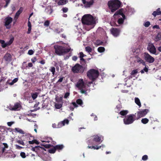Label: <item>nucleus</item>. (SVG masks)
<instances>
[{
	"label": "nucleus",
	"instance_id": "13d9d810",
	"mask_svg": "<svg viewBox=\"0 0 161 161\" xmlns=\"http://www.w3.org/2000/svg\"><path fill=\"white\" fill-rule=\"evenodd\" d=\"M15 146L16 149H21V148H23V147H20V146L18 145H15Z\"/></svg>",
	"mask_w": 161,
	"mask_h": 161
},
{
	"label": "nucleus",
	"instance_id": "a878e982",
	"mask_svg": "<svg viewBox=\"0 0 161 161\" xmlns=\"http://www.w3.org/2000/svg\"><path fill=\"white\" fill-rule=\"evenodd\" d=\"M21 108V106L19 103H15L14 106V110H19Z\"/></svg>",
	"mask_w": 161,
	"mask_h": 161
},
{
	"label": "nucleus",
	"instance_id": "ddd939ff",
	"mask_svg": "<svg viewBox=\"0 0 161 161\" xmlns=\"http://www.w3.org/2000/svg\"><path fill=\"white\" fill-rule=\"evenodd\" d=\"M148 109H145L137 112V118L136 119H137L139 118L145 116L148 113Z\"/></svg>",
	"mask_w": 161,
	"mask_h": 161
},
{
	"label": "nucleus",
	"instance_id": "338daca9",
	"mask_svg": "<svg viewBox=\"0 0 161 161\" xmlns=\"http://www.w3.org/2000/svg\"><path fill=\"white\" fill-rule=\"evenodd\" d=\"M63 77L60 78L58 81V82H61L62 81L63 79Z\"/></svg>",
	"mask_w": 161,
	"mask_h": 161
},
{
	"label": "nucleus",
	"instance_id": "f8f14e48",
	"mask_svg": "<svg viewBox=\"0 0 161 161\" xmlns=\"http://www.w3.org/2000/svg\"><path fill=\"white\" fill-rule=\"evenodd\" d=\"M147 49L150 53L156 54V48L153 43H148L147 47Z\"/></svg>",
	"mask_w": 161,
	"mask_h": 161
},
{
	"label": "nucleus",
	"instance_id": "0eeeda50",
	"mask_svg": "<svg viewBox=\"0 0 161 161\" xmlns=\"http://www.w3.org/2000/svg\"><path fill=\"white\" fill-rule=\"evenodd\" d=\"M98 71L95 69H90L87 73V76L92 81L95 80L98 77Z\"/></svg>",
	"mask_w": 161,
	"mask_h": 161
},
{
	"label": "nucleus",
	"instance_id": "20e7f679",
	"mask_svg": "<svg viewBox=\"0 0 161 161\" xmlns=\"http://www.w3.org/2000/svg\"><path fill=\"white\" fill-rule=\"evenodd\" d=\"M103 139V137L101 135H94L91 138L87 141V143L88 145H93L95 142L101 143Z\"/></svg>",
	"mask_w": 161,
	"mask_h": 161
},
{
	"label": "nucleus",
	"instance_id": "09e8293b",
	"mask_svg": "<svg viewBox=\"0 0 161 161\" xmlns=\"http://www.w3.org/2000/svg\"><path fill=\"white\" fill-rule=\"evenodd\" d=\"M62 10L64 13H66L68 11V8L66 7H64L62 8Z\"/></svg>",
	"mask_w": 161,
	"mask_h": 161
},
{
	"label": "nucleus",
	"instance_id": "dca6fc26",
	"mask_svg": "<svg viewBox=\"0 0 161 161\" xmlns=\"http://www.w3.org/2000/svg\"><path fill=\"white\" fill-rule=\"evenodd\" d=\"M14 41V39L12 38L8 42L5 43L3 40H0V43L2 44V46L3 48H5L6 47L11 45Z\"/></svg>",
	"mask_w": 161,
	"mask_h": 161
},
{
	"label": "nucleus",
	"instance_id": "f03ea898",
	"mask_svg": "<svg viewBox=\"0 0 161 161\" xmlns=\"http://www.w3.org/2000/svg\"><path fill=\"white\" fill-rule=\"evenodd\" d=\"M54 47L55 50V53L58 55H63L65 53L69 52L70 51L73 50L69 46L66 47L55 45L54 46Z\"/></svg>",
	"mask_w": 161,
	"mask_h": 161
},
{
	"label": "nucleus",
	"instance_id": "4c0bfd02",
	"mask_svg": "<svg viewBox=\"0 0 161 161\" xmlns=\"http://www.w3.org/2000/svg\"><path fill=\"white\" fill-rule=\"evenodd\" d=\"M49 70L52 72L53 75H54L55 71V67H51L49 69Z\"/></svg>",
	"mask_w": 161,
	"mask_h": 161
},
{
	"label": "nucleus",
	"instance_id": "ea45409f",
	"mask_svg": "<svg viewBox=\"0 0 161 161\" xmlns=\"http://www.w3.org/2000/svg\"><path fill=\"white\" fill-rule=\"evenodd\" d=\"M98 51L100 53H102L105 50V48L103 47H99L98 48Z\"/></svg>",
	"mask_w": 161,
	"mask_h": 161
},
{
	"label": "nucleus",
	"instance_id": "b1692460",
	"mask_svg": "<svg viewBox=\"0 0 161 161\" xmlns=\"http://www.w3.org/2000/svg\"><path fill=\"white\" fill-rule=\"evenodd\" d=\"M11 56L9 53L6 54L4 57V58L7 61L9 62L11 60Z\"/></svg>",
	"mask_w": 161,
	"mask_h": 161
},
{
	"label": "nucleus",
	"instance_id": "de8ad7c7",
	"mask_svg": "<svg viewBox=\"0 0 161 161\" xmlns=\"http://www.w3.org/2000/svg\"><path fill=\"white\" fill-rule=\"evenodd\" d=\"M148 156L147 155H144L142 156V159L144 161H146L147 159Z\"/></svg>",
	"mask_w": 161,
	"mask_h": 161
},
{
	"label": "nucleus",
	"instance_id": "a211bd4d",
	"mask_svg": "<svg viewBox=\"0 0 161 161\" xmlns=\"http://www.w3.org/2000/svg\"><path fill=\"white\" fill-rule=\"evenodd\" d=\"M110 31L112 34L115 37L118 36L120 32V31L116 28H112Z\"/></svg>",
	"mask_w": 161,
	"mask_h": 161
},
{
	"label": "nucleus",
	"instance_id": "864d4df0",
	"mask_svg": "<svg viewBox=\"0 0 161 161\" xmlns=\"http://www.w3.org/2000/svg\"><path fill=\"white\" fill-rule=\"evenodd\" d=\"M49 23H50L49 21L47 20L45 22L44 25L45 26H49Z\"/></svg>",
	"mask_w": 161,
	"mask_h": 161
},
{
	"label": "nucleus",
	"instance_id": "603ef678",
	"mask_svg": "<svg viewBox=\"0 0 161 161\" xmlns=\"http://www.w3.org/2000/svg\"><path fill=\"white\" fill-rule=\"evenodd\" d=\"M69 95V93L67 92L64 95V98H67Z\"/></svg>",
	"mask_w": 161,
	"mask_h": 161
},
{
	"label": "nucleus",
	"instance_id": "052dcab7",
	"mask_svg": "<svg viewBox=\"0 0 161 161\" xmlns=\"http://www.w3.org/2000/svg\"><path fill=\"white\" fill-rule=\"evenodd\" d=\"M14 123V122H8L7 123V125H8L9 126H10L12 125V124H13Z\"/></svg>",
	"mask_w": 161,
	"mask_h": 161
},
{
	"label": "nucleus",
	"instance_id": "72a5a7b5",
	"mask_svg": "<svg viewBox=\"0 0 161 161\" xmlns=\"http://www.w3.org/2000/svg\"><path fill=\"white\" fill-rule=\"evenodd\" d=\"M128 113V111L127 110H123L121 111L119 114L121 115L124 116L126 115Z\"/></svg>",
	"mask_w": 161,
	"mask_h": 161
},
{
	"label": "nucleus",
	"instance_id": "473e14b6",
	"mask_svg": "<svg viewBox=\"0 0 161 161\" xmlns=\"http://www.w3.org/2000/svg\"><path fill=\"white\" fill-rule=\"evenodd\" d=\"M149 121L148 119L146 118L142 119L141 120V122L143 124H146Z\"/></svg>",
	"mask_w": 161,
	"mask_h": 161
},
{
	"label": "nucleus",
	"instance_id": "774afa93",
	"mask_svg": "<svg viewBox=\"0 0 161 161\" xmlns=\"http://www.w3.org/2000/svg\"><path fill=\"white\" fill-rule=\"evenodd\" d=\"M31 61L33 63H34L36 61V58L34 57L31 59Z\"/></svg>",
	"mask_w": 161,
	"mask_h": 161
},
{
	"label": "nucleus",
	"instance_id": "a19ab883",
	"mask_svg": "<svg viewBox=\"0 0 161 161\" xmlns=\"http://www.w3.org/2000/svg\"><path fill=\"white\" fill-rule=\"evenodd\" d=\"M55 107L56 109H59L62 107V105L61 104L56 103L55 105Z\"/></svg>",
	"mask_w": 161,
	"mask_h": 161
},
{
	"label": "nucleus",
	"instance_id": "f257e3e1",
	"mask_svg": "<svg viewBox=\"0 0 161 161\" xmlns=\"http://www.w3.org/2000/svg\"><path fill=\"white\" fill-rule=\"evenodd\" d=\"M97 20L96 17H93L90 14H85L83 16L81 19L83 24L90 26V29L94 27Z\"/></svg>",
	"mask_w": 161,
	"mask_h": 161
},
{
	"label": "nucleus",
	"instance_id": "680f3d73",
	"mask_svg": "<svg viewBox=\"0 0 161 161\" xmlns=\"http://www.w3.org/2000/svg\"><path fill=\"white\" fill-rule=\"evenodd\" d=\"M110 24L112 26H118L117 24L114 22H110Z\"/></svg>",
	"mask_w": 161,
	"mask_h": 161
},
{
	"label": "nucleus",
	"instance_id": "423d86ee",
	"mask_svg": "<svg viewBox=\"0 0 161 161\" xmlns=\"http://www.w3.org/2000/svg\"><path fill=\"white\" fill-rule=\"evenodd\" d=\"M114 18H118L117 22L119 25L122 24L125 19V16L122 13V10L120 9L117 11L114 15Z\"/></svg>",
	"mask_w": 161,
	"mask_h": 161
},
{
	"label": "nucleus",
	"instance_id": "9b49d317",
	"mask_svg": "<svg viewBox=\"0 0 161 161\" xmlns=\"http://www.w3.org/2000/svg\"><path fill=\"white\" fill-rule=\"evenodd\" d=\"M144 57L145 61L149 63H153L155 60L154 58L147 53H144Z\"/></svg>",
	"mask_w": 161,
	"mask_h": 161
},
{
	"label": "nucleus",
	"instance_id": "393cba45",
	"mask_svg": "<svg viewBox=\"0 0 161 161\" xmlns=\"http://www.w3.org/2000/svg\"><path fill=\"white\" fill-rule=\"evenodd\" d=\"M45 12L48 14H51L53 11L52 7L50 6H48L45 9Z\"/></svg>",
	"mask_w": 161,
	"mask_h": 161
},
{
	"label": "nucleus",
	"instance_id": "e433bc0d",
	"mask_svg": "<svg viewBox=\"0 0 161 161\" xmlns=\"http://www.w3.org/2000/svg\"><path fill=\"white\" fill-rule=\"evenodd\" d=\"M55 147L56 148V149H58V150H61L64 147V146L63 145H58L55 146Z\"/></svg>",
	"mask_w": 161,
	"mask_h": 161
},
{
	"label": "nucleus",
	"instance_id": "49530a36",
	"mask_svg": "<svg viewBox=\"0 0 161 161\" xmlns=\"http://www.w3.org/2000/svg\"><path fill=\"white\" fill-rule=\"evenodd\" d=\"M17 142L20 144H21L23 146H24L25 145V143H24V142L22 141V140H18L17 141Z\"/></svg>",
	"mask_w": 161,
	"mask_h": 161
},
{
	"label": "nucleus",
	"instance_id": "c756f323",
	"mask_svg": "<svg viewBox=\"0 0 161 161\" xmlns=\"http://www.w3.org/2000/svg\"><path fill=\"white\" fill-rule=\"evenodd\" d=\"M136 61L138 63H141L143 65H145V63L144 61L140 58H137Z\"/></svg>",
	"mask_w": 161,
	"mask_h": 161
},
{
	"label": "nucleus",
	"instance_id": "3c124183",
	"mask_svg": "<svg viewBox=\"0 0 161 161\" xmlns=\"http://www.w3.org/2000/svg\"><path fill=\"white\" fill-rule=\"evenodd\" d=\"M20 156L23 158H25L26 157L25 153L24 152H22L20 153Z\"/></svg>",
	"mask_w": 161,
	"mask_h": 161
},
{
	"label": "nucleus",
	"instance_id": "39448f33",
	"mask_svg": "<svg viewBox=\"0 0 161 161\" xmlns=\"http://www.w3.org/2000/svg\"><path fill=\"white\" fill-rule=\"evenodd\" d=\"M75 86L81 93L86 94V84L84 83L83 79H79L76 82Z\"/></svg>",
	"mask_w": 161,
	"mask_h": 161
},
{
	"label": "nucleus",
	"instance_id": "412c9836",
	"mask_svg": "<svg viewBox=\"0 0 161 161\" xmlns=\"http://www.w3.org/2000/svg\"><path fill=\"white\" fill-rule=\"evenodd\" d=\"M105 146L104 145L102 144L101 146H88V147L89 148L93 149H94L98 150L100 149L101 147H104Z\"/></svg>",
	"mask_w": 161,
	"mask_h": 161
},
{
	"label": "nucleus",
	"instance_id": "6ab92c4d",
	"mask_svg": "<svg viewBox=\"0 0 161 161\" xmlns=\"http://www.w3.org/2000/svg\"><path fill=\"white\" fill-rule=\"evenodd\" d=\"M69 123V120L67 119H65L64 120L58 123V127L61 128L63 126H64L65 124L68 125Z\"/></svg>",
	"mask_w": 161,
	"mask_h": 161
},
{
	"label": "nucleus",
	"instance_id": "6e6d98bb",
	"mask_svg": "<svg viewBox=\"0 0 161 161\" xmlns=\"http://www.w3.org/2000/svg\"><path fill=\"white\" fill-rule=\"evenodd\" d=\"M34 52L32 50H30L28 51V54L30 55H32L33 54Z\"/></svg>",
	"mask_w": 161,
	"mask_h": 161
},
{
	"label": "nucleus",
	"instance_id": "4be33fe9",
	"mask_svg": "<svg viewBox=\"0 0 161 161\" xmlns=\"http://www.w3.org/2000/svg\"><path fill=\"white\" fill-rule=\"evenodd\" d=\"M56 2L58 5H63L68 2V0H56Z\"/></svg>",
	"mask_w": 161,
	"mask_h": 161
},
{
	"label": "nucleus",
	"instance_id": "4468645a",
	"mask_svg": "<svg viewBox=\"0 0 161 161\" xmlns=\"http://www.w3.org/2000/svg\"><path fill=\"white\" fill-rule=\"evenodd\" d=\"M5 25L8 29H9L10 28L11 25L10 24L13 21V19L10 17H6L5 19Z\"/></svg>",
	"mask_w": 161,
	"mask_h": 161
},
{
	"label": "nucleus",
	"instance_id": "5701e85b",
	"mask_svg": "<svg viewBox=\"0 0 161 161\" xmlns=\"http://www.w3.org/2000/svg\"><path fill=\"white\" fill-rule=\"evenodd\" d=\"M23 10V8H20L19 10L16 13L14 19H15V21L16 20L20 14L22 12Z\"/></svg>",
	"mask_w": 161,
	"mask_h": 161
},
{
	"label": "nucleus",
	"instance_id": "6e6552de",
	"mask_svg": "<svg viewBox=\"0 0 161 161\" xmlns=\"http://www.w3.org/2000/svg\"><path fill=\"white\" fill-rule=\"evenodd\" d=\"M136 115L130 114L125 117L124 119V123L125 125H129L132 124L135 120Z\"/></svg>",
	"mask_w": 161,
	"mask_h": 161
},
{
	"label": "nucleus",
	"instance_id": "37998d69",
	"mask_svg": "<svg viewBox=\"0 0 161 161\" xmlns=\"http://www.w3.org/2000/svg\"><path fill=\"white\" fill-rule=\"evenodd\" d=\"M18 79L17 78H14V79L12 81L9 83V84L10 85H13L14 84V83L17 82L18 80Z\"/></svg>",
	"mask_w": 161,
	"mask_h": 161
},
{
	"label": "nucleus",
	"instance_id": "69168bd1",
	"mask_svg": "<svg viewBox=\"0 0 161 161\" xmlns=\"http://www.w3.org/2000/svg\"><path fill=\"white\" fill-rule=\"evenodd\" d=\"M52 127L53 128H58V125H57L55 124H53Z\"/></svg>",
	"mask_w": 161,
	"mask_h": 161
},
{
	"label": "nucleus",
	"instance_id": "79ce46f5",
	"mask_svg": "<svg viewBox=\"0 0 161 161\" xmlns=\"http://www.w3.org/2000/svg\"><path fill=\"white\" fill-rule=\"evenodd\" d=\"M56 150V148L54 147L53 148L49 149L48 152L49 153H53L55 152Z\"/></svg>",
	"mask_w": 161,
	"mask_h": 161
},
{
	"label": "nucleus",
	"instance_id": "e2e57ef3",
	"mask_svg": "<svg viewBox=\"0 0 161 161\" xmlns=\"http://www.w3.org/2000/svg\"><path fill=\"white\" fill-rule=\"evenodd\" d=\"M72 59L74 61H76L77 59V57L76 56H73L72 57Z\"/></svg>",
	"mask_w": 161,
	"mask_h": 161
},
{
	"label": "nucleus",
	"instance_id": "2eb2a0df",
	"mask_svg": "<svg viewBox=\"0 0 161 161\" xmlns=\"http://www.w3.org/2000/svg\"><path fill=\"white\" fill-rule=\"evenodd\" d=\"M14 41V39L12 38L8 42L5 43L3 40H0V43L2 44V46L3 48H5L6 47L11 45Z\"/></svg>",
	"mask_w": 161,
	"mask_h": 161
},
{
	"label": "nucleus",
	"instance_id": "7ed1b4c3",
	"mask_svg": "<svg viewBox=\"0 0 161 161\" xmlns=\"http://www.w3.org/2000/svg\"><path fill=\"white\" fill-rule=\"evenodd\" d=\"M121 3L118 0H112L108 2V5L112 12H114L120 7Z\"/></svg>",
	"mask_w": 161,
	"mask_h": 161
},
{
	"label": "nucleus",
	"instance_id": "f704fd0d",
	"mask_svg": "<svg viewBox=\"0 0 161 161\" xmlns=\"http://www.w3.org/2000/svg\"><path fill=\"white\" fill-rule=\"evenodd\" d=\"M41 147L40 146H36L35 147H32L31 149V150L33 151L37 152L38 150H39L40 148Z\"/></svg>",
	"mask_w": 161,
	"mask_h": 161
},
{
	"label": "nucleus",
	"instance_id": "8fccbe9b",
	"mask_svg": "<svg viewBox=\"0 0 161 161\" xmlns=\"http://www.w3.org/2000/svg\"><path fill=\"white\" fill-rule=\"evenodd\" d=\"M62 31V29H56L55 31V32L56 33H59Z\"/></svg>",
	"mask_w": 161,
	"mask_h": 161
},
{
	"label": "nucleus",
	"instance_id": "cd10ccee",
	"mask_svg": "<svg viewBox=\"0 0 161 161\" xmlns=\"http://www.w3.org/2000/svg\"><path fill=\"white\" fill-rule=\"evenodd\" d=\"M135 103L139 106V108L141 106V104L139 99L137 97H135Z\"/></svg>",
	"mask_w": 161,
	"mask_h": 161
},
{
	"label": "nucleus",
	"instance_id": "a18cd8bd",
	"mask_svg": "<svg viewBox=\"0 0 161 161\" xmlns=\"http://www.w3.org/2000/svg\"><path fill=\"white\" fill-rule=\"evenodd\" d=\"M150 25V22L149 21H147L144 24V25L146 27H147Z\"/></svg>",
	"mask_w": 161,
	"mask_h": 161
},
{
	"label": "nucleus",
	"instance_id": "58836bf2",
	"mask_svg": "<svg viewBox=\"0 0 161 161\" xmlns=\"http://www.w3.org/2000/svg\"><path fill=\"white\" fill-rule=\"evenodd\" d=\"M85 50L86 52L90 53L92 51V48L90 47H85Z\"/></svg>",
	"mask_w": 161,
	"mask_h": 161
},
{
	"label": "nucleus",
	"instance_id": "7c9ffc66",
	"mask_svg": "<svg viewBox=\"0 0 161 161\" xmlns=\"http://www.w3.org/2000/svg\"><path fill=\"white\" fill-rule=\"evenodd\" d=\"M138 72L137 69H135L133 70L130 73L131 75L129 77V79H130L132 78V76L135 75Z\"/></svg>",
	"mask_w": 161,
	"mask_h": 161
},
{
	"label": "nucleus",
	"instance_id": "1a4fd4ad",
	"mask_svg": "<svg viewBox=\"0 0 161 161\" xmlns=\"http://www.w3.org/2000/svg\"><path fill=\"white\" fill-rule=\"evenodd\" d=\"M72 70L74 73H82L84 70V68L77 64L72 67Z\"/></svg>",
	"mask_w": 161,
	"mask_h": 161
},
{
	"label": "nucleus",
	"instance_id": "4d7b16f0",
	"mask_svg": "<svg viewBox=\"0 0 161 161\" xmlns=\"http://www.w3.org/2000/svg\"><path fill=\"white\" fill-rule=\"evenodd\" d=\"M9 109L12 110H14V106H12L11 105H9L7 107Z\"/></svg>",
	"mask_w": 161,
	"mask_h": 161
},
{
	"label": "nucleus",
	"instance_id": "5fc2aeb1",
	"mask_svg": "<svg viewBox=\"0 0 161 161\" xmlns=\"http://www.w3.org/2000/svg\"><path fill=\"white\" fill-rule=\"evenodd\" d=\"M79 54L80 58L86 56V55H84L82 52H80Z\"/></svg>",
	"mask_w": 161,
	"mask_h": 161
},
{
	"label": "nucleus",
	"instance_id": "9d476101",
	"mask_svg": "<svg viewBox=\"0 0 161 161\" xmlns=\"http://www.w3.org/2000/svg\"><path fill=\"white\" fill-rule=\"evenodd\" d=\"M76 102L77 103L75 102H72L70 103L69 106V108L70 110L73 111L75 108H77L78 106L77 104L81 106L83 104V102L80 99H78L76 100Z\"/></svg>",
	"mask_w": 161,
	"mask_h": 161
},
{
	"label": "nucleus",
	"instance_id": "bb28decb",
	"mask_svg": "<svg viewBox=\"0 0 161 161\" xmlns=\"http://www.w3.org/2000/svg\"><path fill=\"white\" fill-rule=\"evenodd\" d=\"M159 10H160V8H158L156 11L153 12V15L154 17L156 16L157 15H161V11L160 12H158V11H159Z\"/></svg>",
	"mask_w": 161,
	"mask_h": 161
},
{
	"label": "nucleus",
	"instance_id": "0e129e2a",
	"mask_svg": "<svg viewBox=\"0 0 161 161\" xmlns=\"http://www.w3.org/2000/svg\"><path fill=\"white\" fill-rule=\"evenodd\" d=\"M16 156L15 155L14 153L12 154L10 156H9V157L11 158H14Z\"/></svg>",
	"mask_w": 161,
	"mask_h": 161
},
{
	"label": "nucleus",
	"instance_id": "aec40b11",
	"mask_svg": "<svg viewBox=\"0 0 161 161\" xmlns=\"http://www.w3.org/2000/svg\"><path fill=\"white\" fill-rule=\"evenodd\" d=\"M82 1L84 5V7L86 8L90 7L93 4V3L92 0H91L89 1H86V0H82Z\"/></svg>",
	"mask_w": 161,
	"mask_h": 161
},
{
	"label": "nucleus",
	"instance_id": "c85d7f7f",
	"mask_svg": "<svg viewBox=\"0 0 161 161\" xmlns=\"http://www.w3.org/2000/svg\"><path fill=\"white\" fill-rule=\"evenodd\" d=\"M14 130L16 131L18 133H19L21 134H25L24 131L23 130L19 128H16L14 129Z\"/></svg>",
	"mask_w": 161,
	"mask_h": 161
},
{
	"label": "nucleus",
	"instance_id": "f3484780",
	"mask_svg": "<svg viewBox=\"0 0 161 161\" xmlns=\"http://www.w3.org/2000/svg\"><path fill=\"white\" fill-rule=\"evenodd\" d=\"M14 41V39L12 38L8 42L5 43L3 40H0V43L2 44V46L3 48H5L6 47L11 45Z\"/></svg>",
	"mask_w": 161,
	"mask_h": 161
},
{
	"label": "nucleus",
	"instance_id": "2f4dec72",
	"mask_svg": "<svg viewBox=\"0 0 161 161\" xmlns=\"http://www.w3.org/2000/svg\"><path fill=\"white\" fill-rule=\"evenodd\" d=\"M3 148L2 151L3 153H4L6 150L5 149L6 148H8V145L6 143H3Z\"/></svg>",
	"mask_w": 161,
	"mask_h": 161
},
{
	"label": "nucleus",
	"instance_id": "bf43d9fd",
	"mask_svg": "<svg viewBox=\"0 0 161 161\" xmlns=\"http://www.w3.org/2000/svg\"><path fill=\"white\" fill-rule=\"evenodd\" d=\"M96 43L97 45H100L102 43V42L100 40H97Z\"/></svg>",
	"mask_w": 161,
	"mask_h": 161
},
{
	"label": "nucleus",
	"instance_id": "c9c22d12",
	"mask_svg": "<svg viewBox=\"0 0 161 161\" xmlns=\"http://www.w3.org/2000/svg\"><path fill=\"white\" fill-rule=\"evenodd\" d=\"M128 11L129 14H131L135 12L134 9L131 8H129Z\"/></svg>",
	"mask_w": 161,
	"mask_h": 161
},
{
	"label": "nucleus",
	"instance_id": "c03bdc74",
	"mask_svg": "<svg viewBox=\"0 0 161 161\" xmlns=\"http://www.w3.org/2000/svg\"><path fill=\"white\" fill-rule=\"evenodd\" d=\"M38 95V93L37 92H35L32 94V97L33 99L34 100L37 97Z\"/></svg>",
	"mask_w": 161,
	"mask_h": 161
}]
</instances>
